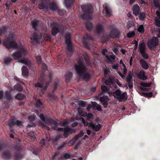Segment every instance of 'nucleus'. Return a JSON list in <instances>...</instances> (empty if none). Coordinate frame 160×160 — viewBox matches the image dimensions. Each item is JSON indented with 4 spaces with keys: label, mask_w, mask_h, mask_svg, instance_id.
<instances>
[{
    "label": "nucleus",
    "mask_w": 160,
    "mask_h": 160,
    "mask_svg": "<svg viewBox=\"0 0 160 160\" xmlns=\"http://www.w3.org/2000/svg\"><path fill=\"white\" fill-rule=\"evenodd\" d=\"M74 69L79 77L84 81H88L91 78V75L88 69L83 63H79L74 66Z\"/></svg>",
    "instance_id": "obj_1"
},
{
    "label": "nucleus",
    "mask_w": 160,
    "mask_h": 160,
    "mask_svg": "<svg viewBox=\"0 0 160 160\" xmlns=\"http://www.w3.org/2000/svg\"><path fill=\"white\" fill-rule=\"evenodd\" d=\"M82 11L84 12L82 16V18L85 19H91L93 18L92 13L93 12V8L88 4L81 5Z\"/></svg>",
    "instance_id": "obj_2"
},
{
    "label": "nucleus",
    "mask_w": 160,
    "mask_h": 160,
    "mask_svg": "<svg viewBox=\"0 0 160 160\" xmlns=\"http://www.w3.org/2000/svg\"><path fill=\"white\" fill-rule=\"evenodd\" d=\"M14 37L12 34H10L7 37L8 40L5 39L3 41V43L4 46L7 48L10 49L12 48L16 49L18 47L17 43L14 41H12L11 42L8 41V40H12Z\"/></svg>",
    "instance_id": "obj_3"
},
{
    "label": "nucleus",
    "mask_w": 160,
    "mask_h": 160,
    "mask_svg": "<svg viewBox=\"0 0 160 160\" xmlns=\"http://www.w3.org/2000/svg\"><path fill=\"white\" fill-rule=\"evenodd\" d=\"M82 121L85 127L88 125V127L91 128L93 131L95 132L98 131L101 127V125L99 124L96 125V124L93 122H91L88 123L87 121H85L83 118H82Z\"/></svg>",
    "instance_id": "obj_4"
},
{
    "label": "nucleus",
    "mask_w": 160,
    "mask_h": 160,
    "mask_svg": "<svg viewBox=\"0 0 160 160\" xmlns=\"http://www.w3.org/2000/svg\"><path fill=\"white\" fill-rule=\"evenodd\" d=\"M146 48L144 42H140L139 47L140 52L144 59H147L149 56L148 54L146 52Z\"/></svg>",
    "instance_id": "obj_5"
},
{
    "label": "nucleus",
    "mask_w": 160,
    "mask_h": 160,
    "mask_svg": "<svg viewBox=\"0 0 160 160\" xmlns=\"http://www.w3.org/2000/svg\"><path fill=\"white\" fill-rule=\"evenodd\" d=\"M39 117L41 120L42 122H45V124L47 125H49L53 124L55 126H57L58 124V123L54 121L51 118H45L43 115L42 114H40Z\"/></svg>",
    "instance_id": "obj_6"
},
{
    "label": "nucleus",
    "mask_w": 160,
    "mask_h": 160,
    "mask_svg": "<svg viewBox=\"0 0 160 160\" xmlns=\"http://www.w3.org/2000/svg\"><path fill=\"white\" fill-rule=\"evenodd\" d=\"M158 38L153 37L152 39L149 40L147 42V46L150 49L153 48H155L158 45Z\"/></svg>",
    "instance_id": "obj_7"
},
{
    "label": "nucleus",
    "mask_w": 160,
    "mask_h": 160,
    "mask_svg": "<svg viewBox=\"0 0 160 160\" xmlns=\"http://www.w3.org/2000/svg\"><path fill=\"white\" fill-rule=\"evenodd\" d=\"M114 94H115L118 96L117 98L119 99V101L122 99H126L127 98L128 96L127 93L126 92L122 93L121 91L119 89L116 90L114 92Z\"/></svg>",
    "instance_id": "obj_8"
},
{
    "label": "nucleus",
    "mask_w": 160,
    "mask_h": 160,
    "mask_svg": "<svg viewBox=\"0 0 160 160\" xmlns=\"http://www.w3.org/2000/svg\"><path fill=\"white\" fill-rule=\"evenodd\" d=\"M105 27L102 25L98 24L95 28L94 32L96 34L99 36L100 35L102 34L104 32Z\"/></svg>",
    "instance_id": "obj_9"
},
{
    "label": "nucleus",
    "mask_w": 160,
    "mask_h": 160,
    "mask_svg": "<svg viewBox=\"0 0 160 160\" xmlns=\"http://www.w3.org/2000/svg\"><path fill=\"white\" fill-rule=\"evenodd\" d=\"M20 124V121L19 120H14L12 119L10 120L9 121L7 122L6 123V125L9 126L10 131L12 132H13L14 130L12 128V127L15 125L19 126Z\"/></svg>",
    "instance_id": "obj_10"
},
{
    "label": "nucleus",
    "mask_w": 160,
    "mask_h": 160,
    "mask_svg": "<svg viewBox=\"0 0 160 160\" xmlns=\"http://www.w3.org/2000/svg\"><path fill=\"white\" fill-rule=\"evenodd\" d=\"M42 38V36L41 33L37 34L36 33H34L30 39L31 40V43H38L40 39Z\"/></svg>",
    "instance_id": "obj_11"
},
{
    "label": "nucleus",
    "mask_w": 160,
    "mask_h": 160,
    "mask_svg": "<svg viewBox=\"0 0 160 160\" xmlns=\"http://www.w3.org/2000/svg\"><path fill=\"white\" fill-rule=\"evenodd\" d=\"M20 145L19 143L15 145L14 151L15 153V160H20V156L19 154Z\"/></svg>",
    "instance_id": "obj_12"
},
{
    "label": "nucleus",
    "mask_w": 160,
    "mask_h": 160,
    "mask_svg": "<svg viewBox=\"0 0 160 160\" xmlns=\"http://www.w3.org/2000/svg\"><path fill=\"white\" fill-rule=\"evenodd\" d=\"M43 76L42 75L41 76L40 79L41 80V81L40 82L38 83H37L35 84V86L36 87H38L41 88H43V90H44L45 89L47 88L49 84V83L48 82H46V86L45 87H43L44 83L42 81L43 80Z\"/></svg>",
    "instance_id": "obj_13"
},
{
    "label": "nucleus",
    "mask_w": 160,
    "mask_h": 160,
    "mask_svg": "<svg viewBox=\"0 0 160 160\" xmlns=\"http://www.w3.org/2000/svg\"><path fill=\"white\" fill-rule=\"evenodd\" d=\"M120 34L119 32L117 29H113L110 32L109 37L112 38L118 37Z\"/></svg>",
    "instance_id": "obj_14"
},
{
    "label": "nucleus",
    "mask_w": 160,
    "mask_h": 160,
    "mask_svg": "<svg viewBox=\"0 0 160 160\" xmlns=\"http://www.w3.org/2000/svg\"><path fill=\"white\" fill-rule=\"evenodd\" d=\"M54 25L52 29V34L53 36L56 35L59 32V30L58 29V25L56 23H53Z\"/></svg>",
    "instance_id": "obj_15"
},
{
    "label": "nucleus",
    "mask_w": 160,
    "mask_h": 160,
    "mask_svg": "<svg viewBox=\"0 0 160 160\" xmlns=\"http://www.w3.org/2000/svg\"><path fill=\"white\" fill-rule=\"evenodd\" d=\"M139 63L141 67L145 69H147L148 68V66L147 62L143 59H140Z\"/></svg>",
    "instance_id": "obj_16"
},
{
    "label": "nucleus",
    "mask_w": 160,
    "mask_h": 160,
    "mask_svg": "<svg viewBox=\"0 0 160 160\" xmlns=\"http://www.w3.org/2000/svg\"><path fill=\"white\" fill-rule=\"evenodd\" d=\"M133 13L135 16H137L139 13V8L137 4H135L132 8Z\"/></svg>",
    "instance_id": "obj_17"
},
{
    "label": "nucleus",
    "mask_w": 160,
    "mask_h": 160,
    "mask_svg": "<svg viewBox=\"0 0 160 160\" xmlns=\"http://www.w3.org/2000/svg\"><path fill=\"white\" fill-rule=\"evenodd\" d=\"M104 83L106 85L109 86L110 87H111V85L115 83V81L113 79L109 78L108 79L105 81Z\"/></svg>",
    "instance_id": "obj_18"
},
{
    "label": "nucleus",
    "mask_w": 160,
    "mask_h": 160,
    "mask_svg": "<svg viewBox=\"0 0 160 160\" xmlns=\"http://www.w3.org/2000/svg\"><path fill=\"white\" fill-rule=\"evenodd\" d=\"M84 40L83 41V43L84 45L87 46V44L86 42L87 41L93 40V38L89 36L88 34H86L83 37Z\"/></svg>",
    "instance_id": "obj_19"
},
{
    "label": "nucleus",
    "mask_w": 160,
    "mask_h": 160,
    "mask_svg": "<svg viewBox=\"0 0 160 160\" xmlns=\"http://www.w3.org/2000/svg\"><path fill=\"white\" fill-rule=\"evenodd\" d=\"M138 78L142 80H146L147 79V78L145 76V72L143 71H141L138 75Z\"/></svg>",
    "instance_id": "obj_20"
},
{
    "label": "nucleus",
    "mask_w": 160,
    "mask_h": 160,
    "mask_svg": "<svg viewBox=\"0 0 160 160\" xmlns=\"http://www.w3.org/2000/svg\"><path fill=\"white\" fill-rule=\"evenodd\" d=\"M21 63H23L28 67L30 65L31 62L27 58H24L21 59Z\"/></svg>",
    "instance_id": "obj_21"
},
{
    "label": "nucleus",
    "mask_w": 160,
    "mask_h": 160,
    "mask_svg": "<svg viewBox=\"0 0 160 160\" xmlns=\"http://www.w3.org/2000/svg\"><path fill=\"white\" fill-rule=\"evenodd\" d=\"M74 0H64V4L67 7H70L72 5Z\"/></svg>",
    "instance_id": "obj_22"
},
{
    "label": "nucleus",
    "mask_w": 160,
    "mask_h": 160,
    "mask_svg": "<svg viewBox=\"0 0 160 160\" xmlns=\"http://www.w3.org/2000/svg\"><path fill=\"white\" fill-rule=\"evenodd\" d=\"M67 49L68 51L67 52L68 55L69 56H71L72 55L71 53L73 52V48L72 44L67 45Z\"/></svg>",
    "instance_id": "obj_23"
},
{
    "label": "nucleus",
    "mask_w": 160,
    "mask_h": 160,
    "mask_svg": "<svg viewBox=\"0 0 160 160\" xmlns=\"http://www.w3.org/2000/svg\"><path fill=\"white\" fill-rule=\"evenodd\" d=\"M85 26L86 29L88 31H90L92 29L93 24L91 22L89 21H87L85 23Z\"/></svg>",
    "instance_id": "obj_24"
},
{
    "label": "nucleus",
    "mask_w": 160,
    "mask_h": 160,
    "mask_svg": "<svg viewBox=\"0 0 160 160\" xmlns=\"http://www.w3.org/2000/svg\"><path fill=\"white\" fill-rule=\"evenodd\" d=\"M22 75L23 76H26L28 73V70L26 66H23L22 68Z\"/></svg>",
    "instance_id": "obj_25"
},
{
    "label": "nucleus",
    "mask_w": 160,
    "mask_h": 160,
    "mask_svg": "<svg viewBox=\"0 0 160 160\" xmlns=\"http://www.w3.org/2000/svg\"><path fill=\"white\" fill-rule=\"evenodd\" d=\"M50 8L52 11H57L58 9V7L56 4L54 2L51 3L49 4Z\"/></svg>",
    "instance_id": "obj_26"
},
{
    "label": "nucleus",
    "mask_w": 160,
    "mask_h": 160,
    "mask_svg": "<svg viewBox=\"0 0 160 160\" xmlns=\"http://www.w3.org/2000/svg\"><path fill=\"white\" fill-rule=\"evenodd\" d=\"M105 57L107 58L109 61L111 62V60L110 58H111L113 60H114L115 56L112 53H110L108 55H106Z\"/></svg>",
    "instance_id": "obj_27"
},
{
    "label": "nucleus",
    "mask_w": 160,
    "mask_h": 160,
    "mask_svg": "<svg viewBox=\"0 0 160 160\" xmlns=\"http://www.w3.org/2000/svg\"><path fill=\"white\" fill-rule=\"evenodd\" d=\"M133 74L131 72L128 73V76L126 77V82L132 81Z\"/></svg>",
    "instance_id": "obj_28"
},
{
    "label": "nucleus",
    "mask_w": 160,
    "mask_h": 160,
    "mask_svg": "<svg viewBox=\"0 0 160 160\" xmlns=\"http://www.w3.org/2000/svg\"><path fill=\"white\" fill-rule=\"evenodd\" d=\"M12 57L16 59H18L20 61V52L18 51L14 53L12 55Z\"/></svg>",
    "instance_id": "obj_29"
},
{
    "label": "nucleus",
    "mask_w": 160,
    "mask_h": 160,
    "mask_svg": "<svg viewBox=\"0 0 160 160\" xmlns=\"http://www.w3.org/2000/svg\"><path fill=\"white\" fill-rule=\"evenodd\" d=\"M75 130H72L70 128H69L68 126H67V127H65L64 128V132H66L68 133H74L75 132Z\"/></svg>",
    "instance_id": "obj_30"
},
{
    "label": "nucleus",
    "mask_w": 160,
    "mask_h": 160,
    "mask_svg": "<svg viewBox=\"0 0 160 160\" xmlns=\"http://www.w3.org/2000/svg\"><path fill=\"white\" fill-rule=\"evenodd\" d=\"M28 53L27 51L23 47L21 46V58L22 56H24Z\"/></svg>",
    "instance_id": "obj_31"
},
{
    "label": "nucleus",
    "mask_w": 160,
    "mask_h": 160,
    "mask_svg": "<svg viewBox=\"0 0 160 160\" xmlns=\"http://www.w3.org/2000/svg\"><path fill=\"white\" fill-rule=\"evenodd\" d=\"M2 156L4 158L8 159L10 157L11 154L9 151L7 150L3 153Z\"/></svg>",
    "instance_id": "obj_32"
},
{
    "label": "nucleus",
    "mask_w": 160,
    "mask_h": 160,
    "mask_svg": "<svg viewBox=\"0 0 160 160\" xmlns=\"http://www.w3.org/2000/svg\"><path fill=\"white\" fill-rule=\"evenodd\" d=\"M72 76V74L71 72L68 71L66 72L65 78L67 80H69Z\"/></svg>",
    "instance_id": "obj_33"
},
{
    "label": "nucleus",
    "mask_w": 160,
    "mask_h": 160,
    "mask_svg": "<svg viewBox=\"0 0 160 160\" xmlns=\"http://www.w3.org/2000/svg\"><path fill=\"white\" fill-rule=\"evenodd\" d=\"M39 126L41 127L43 129H47L48 131L50 129V128L48 126L45 125L44 124L43 122L42 121L40 122L39 123Z\"/></svg>",
    "instance_id": "obj_34"
},
{
    "label": "nucleus",
    "mask_w": 160,
    "mask_h": 160,
    "mask_svg": "<svg viewBox=\"0 0 160 160\" xmlns=\"http://www.w3.org/2000/svg\"><path fill=\"white\" fill-rule=\"evenodd\" d=\"M79 137V136L78 135L75 136L73 139L70 141L69 143L72 144V145L74 144L78 139Z\"/></svg>",
    "instance_id": "obj_35"
},
{
    "label": "nucleus",
    "mask_w": 160,
    "mask_h": 160,
    "mask_svg": "<svg viewBox=\"0 0 160 160\" xmlns=\"http://www.w3.org/2000/svg\"><path fill=\"white\" fill-rule=\"evenodd\" d=\"M39 23V22L38 21H34L32 22V24L33 28L34 29H36L37 26Z\"/></svg>",
    "instance_id": "obj_36"
},
{
    "label": "nucleus",
    "mask_w": 160,
    "mask_h": 160,
    "mask_svg": "<svg viewBox=\"0 0 160 160\" xmlns=\"http://www.w3.org/2000/svg\"><path fill=\"white\" fill-rule=\"evenodd\" d=\"M104 5L105 6L104 7V8L106 10V13L108 15L111 14L112 12L111 9L108 7V6H107V4H105Z\"/></svg>",
    "instance_id": "obj_37"
},
{
    "label": "nucleus",
    "mask_w": 160,
    "mask_h": 160,
    "mask_svg": "<svg viewBox=\"0 0 160 160\" xmlns=\"http://www.w3.org/2000/svg\"><path fill=\"white\" fill-rule=\"evenodd\" d=\"M134 23L132 21L130 20L127 23V27L128 29L134 26Z\"/></svg>",
    "instance_id": "obj_38"
},
{
    "label": "nucleus",
    "mask_w": 160,
    "mask_h": 160,
    "mask_svg": "<svg viewBox=\"0 0 160 160\" xmlns=\"http://www.w3.org/2000/svg\"><path fill=\"white\" fill-rule=\"evenodd\" d=\"M78 105L81 107H84L86 105V102L82 100L79 101Z\"/></svg>",
    "instance_id": "obj_39"
},
{
    "label": "nucleus",
    "mask_w": 160,
    "mask_h": 160,
    "mask_svg": "<svg viewBox=\"0 0 160 160\" xmlns=\"http://www.w3.org/2000/svg\"><path fill=\"white\" fill-rule=\"evenodd\" d=\"M138 31L140 33H143L144 32V29L143 25H141L138 28Z\"/></svg>",
    "instance_id": "obj_40"
},
{
    "label": "nucleus",
    "mask_w": 160,
    "mask_h": 160,
    "mask_svg": "<svg viewBox=\"0 0 160 160\" xmlns=\"http://www.w3.org/2000/svg\"><path fill=\"white\" fill-rule=\"evenodd\" d=\"M135 32L134 31H130L127 33V36L128 38H131L135 35Z\"/></svg>",
    "instance_id": "obj_41"
},
{
    "label": "nucleus",
    "mask_w": 160,
    "mask_h": 160,
    "mask_svg": "<svg viewBox=\"0 0 160 160\" xmlns=\"http://www.w3.org/2000/svg\"><path fill=\"white\" fill-rule=\"evenodd\" d=\"M5 96L6 98L9 100L11 99V96L10 94V92L8 91H6L5 92Z\"/></svg>",
    "instance_id": "obj_42"
},
{
    "label": "nucleus",
    "mask_w": 160,
    "mask_h": 160,
    "mask_svg": "<svg viewBox=\"0 0 160 160\" xmlns=\"http://www.w3.org/2000/svg\"><path fill=\"white\" fill-rule=\"evenodd\" d=\"M59 124H58L57 126H53L52 127V128L54 130L57 129L59 132H62L64 131V129L62 128H57V126Z\"/></svg>",
    "instance_id": "obj_43"
},
{
    "label": "nucleus",
    "mask_w": 160,
    "mask_h": 160,
    "mask_svg": "<svg viewBox=\"0 0 160 160\" xmlns=\"http://www.w3.org/2000/svg\"><path fill=\"white\" fill-rule=\"evenodd\" d=\"M145 17V13L143 12H140L139 15V19L141 20H143Z\"/></svg>",
    "instance_id": "obj_44"
},
{
    "label": "nucleus",
    "mask_w": 160,
    "mask_h": 160,
    "mask_svg": "<svg viewBox=\"0 0 160 160\" xmlns=\"http://www.w3.org/2000/svg\"><path fill=\"white\" fill-rule=\"evenodd\" d=\"M37 62L38 64L41 63L42 62V58L41 56H37L36 58Z\"/></svg>",
    "instance_id": "obj_45"
},
{
    "label": "nucleus",
    "mask_w": 160,
    "mask_h": 160,
    "mask_svg": "<svg viewBox=\"0 0 160 160\" xmlns=\"http://www.w3.org/2000/svg\"><path fill=\"white\" fill-rule=\"evenodd\" d=\"M28 136L31 137L32 138H35V133L31 131L30 132H28Z\"/></svg>",
    "instance_id": "obj_46"
},
{
    "label": "nucleus",
    "mask_w": 160,
    "mask_h": 160,
    "mask_svg": "<svg viewBox=\"0 0 160 160\" xmlns=\"http://www.w3.org/2000/svg\"><path fill=\"white\" fill-rule=\"evenodd\" d=\"M101 89L103 92H107L108 91L107 87L105 85L102 86Z\"/></svg>",
    "instance_id": "obj_47"
},
{
    "label": "nucleus",
    "mask_w": 160,
    "mask_h": 160,
    "mask_svg": "<svg viewBox=\"0 0 160 160\" xmlns=\"http://www.w3.org/2000/svg\"><path fill=\"white\" fill-rule=\"evenodd\" d=\"M141 86L143 87H149L151 86V83H141Z\"/></svg>",
    "instance_id": "obj_48"
},
{
    "label": "nucleus",
    "mask_w": 160,
    "mask_h": 160,
    "mask_svg": "<svg viewBox=\"0 0 160 160\" xmlns=\"http://www.w3.org/2000/svg\"><path fill=\"white\" fill-rule=\"evenodd\" d=\"M14 89L18 91H20V85L19 83H17L14 86Z\"/></svg>",
    "instance_id": "obj_49"
},
{
    "label": "nucleus",
    "mask_w": 160,
    "mask_h": 160,
    "mask_svg": "<svg viewBox=\"0 0 160 160\" xmlns=\"http://www.w3.org/2000/svg\"><path fill=\"white\" fill-rule=\"evenodd\" d=\"M12 59L10 57H7L4 59V62L5 63H8L10 62Z\"/></svg>",
    "instance_id": "obj_50"
},
{
    "label": "nucleus",
    "mask_w": 160,
    "mask_h": 160,
    "mask_svg": "<svg viewBox=\"0 0 160 160\" xmlns=\"http://www.w3.org/2000/svg\"><path fill=\"white\" fill-rule=\"evenodd\" d=\"M93 118L92 113H89L87 116V120L89 121L90 119H93Z\"/></svg>",
    "instance_id": "obj_51"
},
{
    "label": "nucleus",
    "mask_w": 160,
    "mask_h": 160,
    "mask_svg": "<svg viewBox=\"0 0 160 160\" xmlns=\"http://www.w3.org/2000/svg\"><path fill=\"white\" fill-rule=\"evenodd\" d=\"M132 81L126 82L128 84V86L129 88H132L133 87V84Z\"/></svg>",
    "instance_id": "obj_52"
},
{
    "label": "nucleus",
    "mask_w": 160,
    "mask_h": 160,
    "mask_svg": "<svg viewBox=\"0 0 160 160\" xmlns=\"http://www.w3.org/2000/svg\"><path fill=\"white\" fill-rule=\"evenodd\" d=\"M48 95L49 96V97H50L52 99L56 100L57 98V96L53 94H49Z\"/></svg>",
    "instance_id": "obj_53"
},
{
    "label": "nucleus",
    "mask_w": 160,
    "mask_h": 160,
    "mask_svg": "<svg viewBox=\"0 0 160 160\" xmlns=\"http://www.w3.org/2000/svg\"><path fill=\"white\" fill-rule=\"evenodd\" d=\"M42 105V103L40 101V100H38L36 103V107H39Z\"/></svg>",
    "instance_id": "obj_54"
},
{
    "label": "nucleus",
    "mask_w": 160,
    "mask_h": 160,
    "mask_svg": "<svg viewBox=\"0 0 160 160\" xmlns=\"http://www.w3.org/2000/svg\"><path fill=\"white\" fill-rule=\"evenodd\" d=\"M29 120L31 121H33L36 119V116L34 115H31L28 118Z\"/></svg>",
    "instance_id": "obj_55"
},
{
    "label": "nucleus",
    "mask_w": 160,
    "mask_h": 160,
    "mask_svg": "<svg viewBox=\"0 0 160 160\" xmlns=\"http://www.w3.org/2000/svg\"><path fill=\"white\" fill-rule=\"evenodd\" d=\"M38 8L40 9H46L47 8V6L43 4H39Z\"/></svg>",
    "instance_id": "obj_56"
},
{
    "label": "nucleus",
    "mask_w": 160,
    "mask_h": 160,
    "mask_svg": "<svg viewBox=\"0 0 160 160\" xmlns=\"http://www.w3.org/2000/svg\"><path fill=\"white\" fill-rule=\"evenodd\" d=\"M108 98V97L107 96H103L101 97L100 99V101L101 102H103L105 100L107 99Z\"/></svg>",
    "instance_id": "obj_57"
},
{
    "label": "nucleus",
    "mask_w": 160,
    "mask_h": 160,
    "mask_svg": "<svg viewBox=\"0 0 160 160\" xmlns=\"http://www.w3.org/2000/svg\"><path fill=\"white\" fill-rule=\"evenodd\" d=\"M64 157L65 159H69L70 157V155L68 153H65L64 155Z\"/></svg>",
    "instance_id": "obj_58"
},
{
    "label": "nucleus",
    "mask_w": 160,
    "mask_h": 160,
    "mask_svg": "<svg viewBox=\"0 0 160 160\" xmlns=\"http://www.w3.org/2000/svg\"><path fill=\"white\" fill-rule=\"evenodd\" d=\"M96 108V109L98 111H102V109L101 108V106L99 104H98Z\"/></svg>",
    "instance_id": "obj_59"
},
{
    "label": "nucleus",
    "mask_w": 160,
    "mask_h": 160,
    "mask_svg": "<svg viewBox=\"0 0 160 160\" xmlns=\"http://www.w3.org/2000/svg\"><path fill=\"white\" fill-rule=\"evenodd\" d=\"M51 36L50 35H47L45 37V39L46 41H48L50 40L51 39Z\"/></svg>",
    "instance_id": "obj_60"
},
{
    "label": "nucleus",
    "mask_w": 160,
    "mask_h": 160,
    "mask_svg": "<svg viewBox=\"0 0 160 160\" xmlns=\"http://www.w3.org/2000/svg\"><path fill=\"white\" fill-rule=\"evenodd\" d=\"M40 143L41 144V145L43 146L45 144V140L44 139H42L41 140L40 142Z\"/></svg>",
    "instance_id": "obj_61"
},
{
    "label": "nucleus",
    "mask_w": 160,
    "mask_h": 160,
    "mask_svg": "<svg viewBox=\"0 0 160 160\" xmlns=\"http://www.w3.org/2000/svg\"><path fill=\"white\" fill-rule=\"evenodd\" d=\"M82 118H82L81 116H80L79 115H77L75 118L77 120H80L81 119L82 121Z\"/></svg>",
    "instance_id": "obj_62"
},
{
    "label": "nucleus",
    "mask_w": 160,
    "mask_h": 160,
    "mask_svg": "<svg viewBox=\"0 0 160 160\" xmlns=\"http://www.w3.org/2000/svg\"><path fill=\"white\" fill-rule=\"evenodd\" d=\"M98 104L96 102H92V104H91L92 106V108L96 107Z\"/></svg>",
    "instance_id": "obj_63"
},
{
    "label": "nucleus",
    "mask_w": 160,
    "mask_h": 160,
    "mask_svg": "<svg viewBox=\"0 0 160 160\" xmlns=\"http://www.w3.org/2000/svg\"><path fill=\"white\" fill-rule=\"evenodd\" d=\"M103 106L105 108H106L108 107V102L107 101H105L102 104Z\"/></svg>",
    "instance_id": "obj_64"
}]
</instances>
